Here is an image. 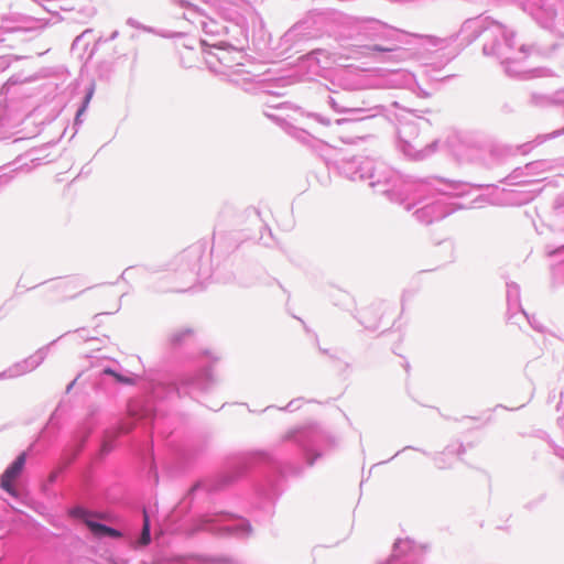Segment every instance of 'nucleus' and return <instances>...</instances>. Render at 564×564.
Wrapping results in <instances>:
<instances>
[{"label": "nucleus", "instance_id": "nucleus-3", "mask_svg": "<svg viewBox=\"0 0 564 564\" xmlns=\"http://www.w3.org/2000/svg\"><path fill=\"white\" fill-rule=\"evenodd\" d=\"M149 542H150V523H149V518H148L147 513H144V523H143V528H142L140 543L142 545H147V544H149Z\"/></svg>", "mask_w": 564, "mask_h": 564}, {"label": "nucleus", "instance_id": "nucleus-6", "mask_svg": "<svg viewBox=\"0 0 564 564\" xmlns=\"http://www.w3.org/2000/svg\"><path fill=\"white\" fill-rule=\"evenodd\" d=\"M373 50L378 51V52H390L391 51L390 48H384V47H381V46H375Z\"/></svg>", "mask_w": 564, "mask_h": 564}, {"label": "nucleus", "instance_id": "nucleus-4", "mask_svg": "<svg viewBox=\"0 0 564 564\" xmlns=\"http://www.w3.org/2000/svg\"><path fill=\"white\" fill-rule=\"evenodd\" d=\"M93 94H94V88L91 87V88L89 89V91L87 93V95H86L84 106L79 109V111H78V113H77L78 116H79V115H82V113L85 111V109H86V107H87L88 102L90 101V99H91V97H93Z\"/></svg>", "mask_w": 564, "mask_h": 564}, {"label": "nucleus", "instance_id": "nucleus-7", "mask_svg": "<svg viewBox=\"0 0 564 564\" xmlns=\"http://www.w3.org/2000/svg\"><path fill=\"white\" fill-rule=\"evenodd\" d=\"M105 372H106V373H109V375L115 376L118 380H121V377H120L119 375L115 373V372H113L112 370H110V369L105 370Z\"/></svg>", "mask_w": 564, "mask_h": 564}, {"label": "nucleus", "instance_id": "nucleus-2", "mask_svg": "<svg viewBox=\"0 0 564 564\" xmlns=\"http://www.w3.org/2000/svg\"><path fill=\"white\" fill-rule=\"evenodd\" d=\"M72 516L75 518H78L83 521V523L91 531V533L101 538L106 535L107 525L100 524L94 520L93 514L87 512L84 509H74L72 511Z\"/></svg>", "mask_w": 564, "mask_h": 564}, {"label": "nucleus", "instance_id": "nucleus-8", "mask_svg": "<svg viewBox=\"0 0 564 564\" xmlns=\"http://www.w3.org/2000/svg\"><path fill=\"white\" fill-rule=\"evenodd\" d=\"M56 477H57V471H54V473H52V474L50 475L48 480H50L51 482H53V481H55Z\"/></svg>", "mask_w": 564, "mask_h": 564}, {"label": "nucleus", "instance_id": "nucleus-5", "mask_svg": "<svg viewBox=\"0 0 564 564\" xmlns=\"http://www.w3.org/2000/svg\"><path fill=\"white\" fill-rule=\"evenodd\" d=\"M106 535L111 536V538H120L121 533L118 530L108 527L107 531H106Z\"/></svg>", "mask_w": 564, "mask_h": 564}, {"label": "nucleus", "instance_id": "nucleus-1", "mask_svg": "<svg viewBox=\"0 0 564 564\" xmlns=\"http://www.w3.org/2000/svg\"><path fill=\"white\" fill-rule=\"evenodd\" d=\"M26 460L25 453H21L15 460L4 470L0 479V487L10 496L18 498L19 491L15 481L22 475Z\"/></svg>", "mask_w": 564, "mask_h": 564}]
</instances>
